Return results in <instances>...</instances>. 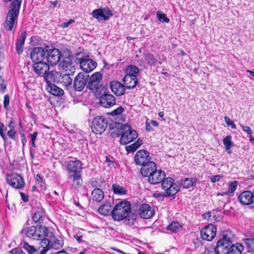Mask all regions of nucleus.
I'll return each mask as SVG.
<instances>
[{
  "label": "nucleus",
  "mask_w": 254,
  "mask_h": 254,
  "mask_svg": "<svg viewBox=\"0 0 254 254\" xmlns=\"http://www.w3.org/2000/svg\"><path fill=\"white\" fill-rule=\"evenodd\" d=\"M161 186L167 196L175 195L180 189V184L175 182L174 179L171 177L166 178L162 182Z\"/></svg>",
  "instance_id": "7"
},
{
  "label": "nucleus",
  "mask_w": 254,
  "mask_h": 254,
  "mask_svg": "<svg viewBox=\"0 0 254 254\" xmlns=\"http://www.w3.org/2000/svg\"><path fill=\"white\" fill-rule=\"evenodd\" d=\"M121 126L120 127H115L112 129L111 132V135L114 137H117L121 136Z\"/></svg>",
  "instance_id": "47"
},
{
  "label": "nucleus",
  "mask_w": 254,
  "mask_h": 254,
  "mask_svg": "<svg viewBox=\"0 0 254 254\" xmlns=\"http://www.w3.org/2000/svg\"><path fill=\"white\" fill-rule=\"evenodd\" d=\"M101 105L105 108H110L116 104L115 97L110 94L105 93L99 99Z\"/></svg>",
  "instance_id": "21"
},
{
  "label": "nucleus",
  "mask_w": 254,
  "mask_h": 254,
  "mask_svg": "<svg viewBox=\"0 0 254 254\" xmlns=\"http://www.w3.org/2000/svg\"><path fill=\"white\" fill-rule=\"evenodd\" d=\"M145 128H146V130L148 131H150L153 130L152 127H151V126L149 125V123L146 124Z\"/></svg>",
  "instance_id": "62"
},
{
  "label": "nucleus",
  "mask_w": 254,
  "mask_h": 254,
  "mask_svg": "<svg viewBox=\"0 0 254 254\" xmlns=\"http://www.w3.org/2000/svg\"><path fill=\"white\" fill-rule=\"evenodd\" d=\"M74 22V20L72 19H70L67 22H64L61 24V26L63 28H66L69 26V25L72 23Z\"/></svg>",
  "instance_id": "57"
},
{
  "label": "nucleus",
  "mask_w": 254,
  "mask_h": 254,
  "mask_svg": "<svg viewBox=\"0 0 254 254\" xmlns=\"http://www.w3.org/2000/svg\"><path fill=\"white\" fill-rule=\"evenodd\" d=\"M240 126L241 127L243 130L244 132H247L249 135H251L252 133V130L249 126H245L241 124H240Z\"/></svg>",
  "instance_id": "54"
},
{
  "label": "nucleus",
  "mask_w": 254,
  "mask_h": 254,
  "mask_svg": "<svg viewBox=\"0 0 254 254\" xmlns=\"http://www.w3.org/2000/svg\"><path fill=\"white\" fill-rule=\"evenodd\" d=\"M11 254H25V253L20 249H14L10 251Z\"/></svg>",
  "instance_id": "55"
},
{
  "label": "nucleus",
  "mask_w": 254,
  "mask_h": 254,
  "mask_svg": "<svg viewBox=\"0 0 254 254\" xmlns=\"http://www.w3.org/2000/svg\"><path fill=\"white\" fill-rule=\"evenodd\" d=\"M182 228V225L178 222L174 221L171 222L167 227V229L173 233H176Z\"/></svg>",
  "instance_id": "39"
},
{
  "label": "nucleus",
  "mask_w": 254,
  "mask_h": 254,
  "mask_svg": "<svg viewBox=\"0 0 254 254\" xmlns=\"http://www.w3.org/2000/svg\"><path fill=\"white\" fill-rule=\"evenodd\" d=\"M51 6L53 7H55L57 6L58 4V1H51Z\"/></svg>",
  "instance_id": "64"
},
{
  "label": "nucleus",
  "mask_w": 254,
  "mask_h": 254,
  "mask_svg": "<svg viewBox=\"0 0 254 254\" xmlns=\"http://www.w3.org/2000/svg\"><path fill=\"white\" fill-rule=\"evenodd\" d=\"M9 104V97L6 94L4 96L3 107L5 109H7Z\"/></svg>",
  "instance_id": "53"
},
{
  "label": "nucleus",
  "mask_w": 254,
  "mask_h": 254,
  "mask_svg": "<svg viewBox=\"0 0 254 254\" xmlns=\"http://www.w3.org/2000/svg\"><path fill=\"white\" fill-rule=\"evenodd\" d=\"M63 84L67 89L69 87H71L72 79L70 77V73H65L64 75L61 74V76L59 78V82Z\"/></svg>",
  "instance_id": "32"
},
{
  "label": "nucleus",
  "mask_w": 254,
  "mask_h": 254,
  "mask_svg": "<svg viewBox=\"0 0 254 254\" xmlns=\"http://www.w3.org/2000/svg\"><path fill=\"white\" fill-rule=\"evenodd\" d=\"M165 172L161 170H156L147 179L148 182L152 185H157L164 181L166 178Z\"/></svg>",
  "instance_id": "17"
},
{
  "label": "nucleus",
  "mask_w": 254,
  "mask_h": 254,
  "mask_svg": "<svg viewBox=\"0 0 254 254\" xmlns=\"http://www.w3.org/2000/svg\"><path fill=\"white\" fill-rule=\"evenodd\" d=\"M107 124V121L104 117L97 116L92 121V131L95 134H101L105 131Z\"/></svg>",
  "instance_id": "8"
},
{
  "label": "nucleus",
  "mask_w": 254,
  "mask_h": 254,
  "mask_svg": "<svg viewBox=\"0 0 254 254\" xmlns=\"http://www.w3.org/2000/svg\"><path fill=\"white\" fill-rule=\"evenodd\" d=\"M224 121H225L226 124L228 126H230L232 129H236V125L233 123V122L230 118H229L227 117H225Z\"/></svg>",
  "instance_id": "50"
},
{
  "label": "nucleus",
  "mask_w": 254,
  "mask_h": 254,
  "mask_svg": "<svg viewBox=\"0 0 254 254\" xmlns=\"http://www.w3.org/2000/svg\"><path fill=\"white\" fill-rule=\"evenodd\" d=\"M123 82L127 89L134 88L138 83L136 75L126 74L123 78Z\"/></svg>",
  "instance_id": "28"
},
{
  "label": "nucleus",
  "mask_w": 254,
  "mask_h": 254,
  "mask_svg": "<svg viewBox=\"0 0 254 254\" xmlns=\"http://www.w3.org/2000/svg\"><path fill=\"white\" fill-rule=\"evenodd\" d=\"M6 181L10 186L16 189L23 188L25 184L23 178L17 174L13 173L7 175Z\"/></svg>",
  "instance_id": "11"
},
{
  "label": "nucleus",
  "mask_w": 254,
  "mask_h": 254,
  "mask_svg": "<svg viewBox=\"0 0 254 254\" xmlns=\"http://www.w3.org/2000/svg\"><path fill=\"white\" fill-rule=\"evenodd\" d=\"M81 69L85 72H90L97 66V63L87 58L78 59Z\"/></svg>",
  "instance_id": "15"
},
{
  "label": "nucleus",
  "mask_w": 254,
  "mask_h": 254,
  "mask_svg": "<svg viewBox=\"0 0 254 254\" xmlns=\"http://www.w3.org/2000/svg\"><path fill=\"white\" fill-rule=\"evenodd\" d=\"M49 92L51 94L57 96H62L64 93V91L62 89L54 84L50 85Z\"/></svg>",
  "instance_id": "36"
},
{
  "label": "nucleus",
  "mask_w": 254,
  "mask_h": 254,
  "mask_svg": "<svg viewBox=\"0 0 254 254\" xmlns=\"http://www.w3.org/2000/svg\"><path fill=\"white\" fill-rule=\"evenodd\" d=\"M142 144V141L138 139L136 141L132 144L127 146L126 147L127 152H133L135 151Z\"/></svg>",
  "instance_id": "40"
},
{
  "label": "nucleus",
  "mask_w": 254,
  "mask_h": 254,
  "mask_svg": "<svg viewBox=\"0 0 254 254\" xmlns=\"http://www.w3.org/2000/svg\"><path fill=\"white\" fill-rule=\"evenodd\" d=\"M45 52L41 47L34 48L31 51L30 57L32 62L34 63L43 62L45 58Z\"/></svg>",
  "instance_id": "22"
},
{
  "label": "nucleus",
  "mask_w": 254,
  "mask_h": 254,
  "mask_svg": "<svg viewBox=\"0 0 254 254\" xmlns=\"http://www.w3.org/2000/svg\"><path fill=\"white\" fill-rule=\"evenodd\" d=\"M112 206L110 202H106L101 205L98 209V212L104 216L112 214Z\"/></svg>",
  "instance_id": "31"
},
{
  "label": "nucleus",
  "mask_w": 254,
  "mask_h": 254,
  "mask_svg": "<svg viewBox=\"0 0 254 254\" xmlns=\"http://www.w3.org/2000/svg\"><path fill=\"white\" fill-rule=\"evenodd\" d=\"M44 211L42 209L38 208L32 216V219L35 222H40L43 220Z\"/></svg>",
  "instance_id": "38"
},
{
  "label": "nucleus",
  "mask_w": 254,
  "mask_h": 254,
  "mask_svg": "<svg viewBox=\"0 0 254 254\" xmlns=\"http://www.w3.org/2000/svg\"><path fill=\"white\" fill-rule=\"evenodd\" d=\"M124 111V108L122 106H120L112 111L110 114L112 116H118L121 114Z\"/></svg>",
  "instance_id": "49"
},
{
  "label": "nucleus",
  "mask_w": 254,
  "mask_h": 254,
  "mask_svg": "<svg viewBox=\"0 0 254 254\" xmlns=\"http://www.w3.org/2000/svg\"><path fill=\"white\" fill-rule=\"evenodd\" d=\"M38 132L37 131H35L32 134H30L31 141H35Z\"/></svg>",
  "instance_id": "58"
},
{
  "label": "nucleus",
  "mask_w": 254,
  "mask_h": 254,
  "mask_svg": "<svg viewBox=\"0 0 254 254\" xmlns=\"http://www.w3.org/2000/svg\"><path fill=\"white\" fill-rule=\"evenodd\" d=\"M196 182V179L195 178H185L182 179L181 184L183 188L189 189L193 187Z\"/></svg>",
  "instance_id": "34"
},
{
  "label": "nucleus",
  "mask_w": 254,
  "mask_h": 254,
  "mask_svg": "<svg viewBox=\"0 0 254 254\" xmlns=\"http://www.w3.org/2000/svg\"><path fill=\"white\" fill-rule=\"evenodd\" d=\"M23 248L30 254H33L37 251L34 246L29 245L27 242L23 243Z\"/></svg>",
  "instance_id": "43"
},
{
  "label": "nucleus",
  "mask_w": 254,
  "mask_h": 254,
  "mask_svg": "<svg viewBox=\"0 0 254 254\" xmlns=\"http://www.w3.org/2000/svg\"><path fill=\"white\" fill-rule=\"evenodd\" d=\"M88 77L82 73H78L73 81V88L76 91H82L87 84Z\"/></svg>",
  "instance_id": "18"
},
{
  "label": "nucleus",
  "mask_w": 254,
  "mask_h": 254,
  "mask_svg": "<svg viewBox=\"0 0 254 254\" xmlns=\"http://www.w3.org/2000/svg\"><path fill=\"white\" fill-rule=\"evenodd\" d=\"M113 93L117 96H122L125 94L126 88L124 84L117 81H112L110 84Z\"/></svg>",
  "instance_id": "26"
},
{
  "label": "nucleus",
  "mask_w": 254,
  "mask_h": 254,
  "mask_svg": "<svg viewBox=\"0 0 254 254\" xmlns=\"http://www.w3.org/2000/svg\"><path fill=\"white\" fill-rule=\"evenodd\" d=\"M231 232L224 231L220 235L219 240L214 248L215 254H227L232 243Z\"/></svg>",
  "instance_id": "4"
},
{
  "label": "nucleus",
  "mask_w": 254,
  "mask_h": 254,
  "mask_svg": "<svg viewBox=\"0 0 254 254\" xmlns=\"http://www.w3.org/2000/svg\"><path fill=\"white\" fill-rule=\"evenodd\" d=\"M21 2L22 0H14L11 2L3 24L5 30H11L16 25Z\"/></svg>",
  "instance_id": "1"
},
{
  "label": "nucleus",
  "mask_w": 254,
  "mask_h": 254,
  "mask_svg": "<svg viewBox=\"0 0 254 254\" xmlns=\"http://www.w3.org/2000/svg\"><path fill=\"white\" fill-rule=\"evenodd\" d=\"M138 214L144 219H148L154 214V211L148 204H141L138 208Z\"/></svg>",
  "instance_id": "24"
},
{
  "label": "nucleus",
  "mask_w": 254,
  "mask_h": 254,
  "mask_svg": "<svg viewBox=\"0 0 254 254\" xmlns=\"http://www.w3.org/2000/svg\"><path fill=\"white\" fill-rule=\"evenodd\" d=\"M113 191L115 194L124 195L127 193V190L125 188L119 185L115 184L113 185Z\"/></svg>",
  "instance_id": "37"
},
{
  "label": "nucleus",
  "mask_w": 254,
  "mask_h": 254,
  "mask_svg": "<svg viewBox=\"0 0 254 254\" xmlns=\"http://www.w3.org/2000/svg\"><path fill=\"white\" fill-rule=\"evenodd\" d=\"M43 248L40 251V254H46L47 251L51 249L58 250L61 248L64 245L62 240L57 239L53 232H48L45 238L41 242Z\"/></svg>",
  "instance_id": "3"
},
{
  "label": "nucleus",
  "mask_w": 254,
  "mask_h": 254,
  "mask_svg": "<svg viewBox=\"0 0 254 254\" xmlns=\"http://www.w3.org/2000/svg\"><path fill=\"white\" fill-rule=\"evenodd\" d=\"M157 16L158 18V20L161 22L169 23L170 21V19L166 17V14L164 13H162L160 11L157 12Z\"/></svg>",
  "instance_id": "46"
},
{
  "label": "nucleus",
  "mask_w": 254,
  "mask_h": 254,
  "mask_svg": "<svg viewBox=\"0 0 254 254\" xmlns=\"http://www.w3.org/2000/svg\"><path fill=\"white\" fill-rule=\"evenodd\" d=\"M8 127L10 128V129H14L15 126L14 124V122L12 120H11L10 122L8 124Z\"/></svg>",
  "instance_id": "61"
},
{
  "label": "nucleus",
  "mask_w": 254,
  "mask_h": 254,
  "mask_svg": "<svg viewBox=\"0 0 254 254\" xmlns=\"http://www.w3.org/2000/svg\"><path fill=\"white\" fill-rule=\"evenodd\" d=\"M46 53L47 61L51 65H56L60 61L62 55L59 49H49Z\"/></svg>",
  "instance_id": "9"
},
{
  "label": "nucleus",
  "mask_w": 254,
  "mask_h": 254,
  "mask_svg": "<svg viewBox=\"0 0 254 254\" xmlns=\"http://www.w3.org/2000/svg\"><path fill=\"white\" fill-rule=\"evenodd\" d=\"M66 167L68 171L73 174L80 173L82 164L76 158H73L65 162Z\"/></svg>",
  "instance_id": "16"
},
{
  "label": "nucleus",
  "mask_w": 254,
  "mask_h": 254,
  "mask_svg": "<svg viewBox=\"0 0 254 254\" xmlns=\"http://www.w3.org/2000/svg\"><path fill=\"white\" fill-rule=\"evenodd\" d=\"M102 74L99 72L94 73L90 77L87 87L94 91H98L100 89Z\"/></svg>",
  "instance_id": "10"
},
{
  "label": "nucleus",
  "mask_w": 254,
  "mask_h": 254,
  "mask_svg": "<svg viewBox=\"0 0 254 254\" xmlns=\"http://www.w3.org/2000/svg\"><path fill=\"white\" fill-rule=\"evenodd\" d=\"M237 185L238 182L237 181L230 182L227 190L230 193H233L237 188Z\"/></svg>",
  "instance_id": "45"
},
{
  "label": "nucleus",
  "mask_w": 254,
  "mask_h": 254,
  "mask_svg": "<svg viewBox=\"0 0 254 254\" xmlns=\"http://www.w3.org/2000/svg\"><path fill=\"white\" fill-rule=\"evenodd\" d=\"M121 131L120 139L121 144H127L133 141L138 136L137 132L132 129L127 124L121 126Z\"/></svg>",
  "instance_id": "6"
},
{
  "label": "nucleus",
  "mask_w": 254,
  "mask_h": 254,
  "mask_svg": "<svg viewBox=\"0 0 254 254\" xmlns=\"http://www.w3.org/2000/svg\"><path fill=\"white\" fill-rule=\"evenodd\" d=\"M33 70L40 76H43L50 69L49 65L43 62H37L33 64Z\"/></svg>",
  "instance_id": "23"
},
{
  "label": "nucleus",
  "mask_w": 254,
  "mask_h": 254,
  "mask_svg": "<svg viewBox=\"0 0 254 254\" xmlns=\"http://www.w3.org/2000/svg\"><path fill=\"white\" fill-rule=\"evenodd\" d=\"M91 195L93 200L100 202L103 199L104 194L101 189L96 188L92 191Z\"/></svg>",
  "instance_id": "35"
},
{
  "label": "nucleus",
  "mask_w": 254,
  "mask_h": 254,
  "mask_svg": "<svg viewBox=\"0 0 254 254\" xmlns=\"http://www.w3.org/2000/svg\"><path fill=\"white\" fill-rule=\"evenodd\" d=\"M91 15L93 18L99 20L103 19L106 21L113 15V13L108 8H102L94 10Z\"/></svg>",
  "instance_id": "12"
},
{
  "label": "nucleus",
  "mask_w": 254,
  "mask_h": 254,
  "mask_svg": "<svg viewBox=\"0 0 254 254\" xmlns=\"http://www.w3.org/2000/svg\"><path fill=\"white\" fill-rule=\"evenodd\" d=\"M223 143L225 147H231L233 144L232 141V137L231 135H227L226 137L223 138Z\"/></svg>",
  "instance_id": "44"
},
{
  "label": "nucleus",
  "mask_w": 254,
  "mask_h": 254,
  "mask_svg": "<svg viewBox=\"0 0 254 254\" xmlns=\"http://www.w3.org/2000/svg\"><path fill=\"white\" fill-rule=\"evenodd\" d=\"M139 72L138 68L133 65L128 66L127 68V74L137 75Z\"/></svg>",
  "instance_id": "42"
},
{
  "label": "nucleus",
  "mask_w": 254,
  "mask_h": 254,
  "mask_svg": "<svg viewBox=\"0 0 254 254\" xmlns=\"http://www.w3.org/2000/svg\"><path fill=\"white\" fill-rule=\"evenodd\" d=\"M220 179V176L219 175H216V176H213L212 178H211V181L212 182H216L217 181H218Z\"/></svg>",
  "instance_id": "60"
},
{
  "label": "nucleus",
  "mask_w": 254,
  "mask_h": 254,
  "mask_svg": "<svg viewBox=\"0 0 254 254\" xmlns=\"http://www.w3.org/2000/svg\"><path fill=\"white\" fill-rule=\"evenodd\" d=\"M73 178V185L76 187L80 186L82 185V180L81 177V173L73 174L71 176Z\"/></svg>",
  "instance_id": "41"
},
{
  "label": "nucleus",
  "mask_w": 254,
  "mask_h": 254,
  "mask_svg": "<svg viewBox=\"0 0 254 254\" xmlns=\"http://www.w3.org/2000/svg\"><path fill=\"white\" fill-rule=\"evenodd\" d=\"M157 62V60L154 56L151 53H144L143 58L139 59L137 61L138 64L141 66H145V64L150 66H154Z\"/></svg>",
  "instance_id": "20"
},
{
  "label": "nucleus",
  "mask_w": 254,
  "mask_h": 254,
  "mask_svg": "<svg viewBox=\"0 0 254 254\" xmlns=\"http://www.w3.org/2000/svg\"><path fill=\"white\" fill-rule=\"evenodd\" d=\"M48 232L46 227L41 225L29 227L22 231L28 237L33 240L42 241L45 239Z\"/></svg>",
  "instance_id": "5"
},
{
  "label": "nucleus",
  "mask_w": 254,
  "mask_h": 254,
  "mask_svg": "<svg viewBox=\"0 0 254 254\" xmlns=\"http://www.w3.org/2000/svg\"><path fill=\"white\" fill-rule=\"evenodd\" d=\"M249 251L254 253V238L247 239L246 242Z\"/></svg>",
  "instance_id": "48"
},
{
  "label": "nucleus",
  "mask_w": 254,
  "mask_h": 254,
  "mask_svg": "<svg viewBox=\"0 0 254 254\" xmlns=\"http://www.w3.org/2000/svg\"><path fill=\"white\" fill-rule=\"evenodd\" d=\"M216 228L212 224H209L200 231V235L202 239L211 241L216 235Z\"/></svg>",
  "instance_id": "13"
},
{
  "label": "nucleus",
  "mask_w": 254,
  "mask_h": 254,
  "mask_svg": "<svg viewBox=\"0 0 254 254\" xmlns=\"http://www.w3.org/2000/svg\"><path fill=\"white\" fill-rule=\"evenodd\" d=\"M238 199L241 203L245 205H252L254 207V192L249 190L244 191L241 193L239 196Z\"/></svg>",
  "instance_id": "19"
},
{
  "label": "nucleus",
  "mask_w": 254,
  "mask_h": 254,
  "mask_svg": "<svg viewBox=\"0 0 254 254\" xmlns=\"http://www.w3.org/2000/svg\"><path fill=\"white\" fill-rule=\"evenodd\" d=\"M26 38V32H23L20 35L16 44V49L18 54L20 55L23 52V48Z\"/></svg>",
  "instance_id": "30"
},
{
  "label": "nucleus",
  "mask_w": 254,
  "mask_h": 254,
  "mask_svg": "<svg viewBox=\"0 0 254 254\" xmlns=\"http://www.w3.org/2000/svg\"><path fill=\"white\" fill-rule=\"evenodd\" d=\"M20 195L21 196V198L22 199V200L25 202H27L29 200V197H28V195L25 194L24 193L22 192H20Z\"/></svg>",
  "instance_id": "56"
},
{
  "label": "nucleus",
  "mask_w": 254,
  "mask_h": 254,
  "mask_svg": "<svg viewBox=\"0 0 254 254\" xmlns=\"http://www.w3.org/2000/svg\"><path fill=\"white\" fill-rule=\"evenodd\" d=\"M149 153L145 150H140L136 153L134 161L136 165L143 166L150 161Z\"/></svg>",
  "instance_id": "14"
},
{
  "label": "nucleus",
  "mask_w": 254,
  "mask_h": 254,
  "mask_svg": "<svg viewBox=\"0 0 254 254\" xmlns=\"http://www.w3.org/2000/svg\"><path fill=\"white\" fill-rule=\"evenodd\" d=\"M156 169V164L153 161H150L142 166L140 172L144 177H147L148 178Z\"/></svg>",
  "instance_id": "25"
},
{
  "label": "nucleus",
  "mask_w": 254,
  "mask_h": 254,
  "mask_svg": "<svg viewBox=\"0 0 254 254\" xmlns=\"http://www.w3.org/2000/svg\"><path fill=\"white\" fill-rule=\"evenodd\" d=\"M74 238L76 240V241L79 243H81L82 242V236L81 235H79V234H77L76 235H74Z\"/></svg>",
  "instance_id": "59"
},
{
  "label": "nucleus",
  "mask_w": 254,
  "mask_h": 254,
  "mask_svg": "<svg viewBox=\"0 0 254 254\" xmlns=\"http://www.w3.org/2000/svg\"><path fill=\"white\" fill-rule=\"evenodd\" d=\"M21 137L22 143L23 144V146H24L26 142V139L24 134H22Z\"/></svg>",
  "instance_id": "63"
},
{
  "label": "nucleus",
  "mask_w": 254,
  "mask_h": 254,
  "mask_svg": "<svg viewBox=\"0 0 254 254\" xmlns=\"http://www.w3.org/2000/svg\"><path fill=\"white\" fill-rule=\"evenodd\" d=\"M63 69L66 71H70L71 73H74L75 68L74 64L71 62L69 57H65L64 58L61 64Z\"/></svg>",
  "instance_id": "29"
},
{
  "label": "nucleus",
  "mask_w": 254,
  "mask_h": 254,
  "mask_svg": "<svg viewBox=\"0 0 254 254\" xmlns=\"http://www.w3.org/2000/svg\"><path fill=\"white\" fill-rule=\"evenodd\" d=\"M6 130V127H4L3 123L0 124V135L4 140L5 138V134L4 133L3 131Z\"/></svg>",
  "instance_id": "51"
},
{
  "label": "nucleus",
  "mask_w": 254,
  "mask_h": 254,
  "mask_svg": "<svg viewBox=\"0 0 254 254\" xmlns=\"http://www.w3.org/2000/svg\"><path fill=\"white\" fill-rule=\"evenodd\" d=\"M46 82L49 85L53 84L52 83H59V78L61 76V73L55 70H52L43 76Z\"/></svg>",
  "instance_id": "27"
},
{
  "label": "nucleus",
  "mask_w": 254,
  "mask_h": 254,
  "mask_svg": "<svg viewBox=\"0 0 254 254\" xmlns=\"http://www.w3.org/2000/svg\"><path fill=\"white\" fill-rule=\"evenodd\" d=\"M131 206L128 201H122L118 203L113 209L112 216L114 220L121 221L128 219L131 214Z\"/></svg>",
  "instance_id": "2"
},
{
  "label": "nucleus",
  "mask_w": 254,
  "mask_h": 254,
  "mask_svg": "<svg viewBox=\"0 0 254 254\" xmlns=\"http://www.w3.org/2000/svg\"><path fill=\"white\" fill-rule=\"evenodd\" d=\"M16 132L15 129H9L7 131V135L12 140H15Z\"/></svg>",
  "instance_id": "52"
},
{
  "label": "nucleus",
  "mask_w": 254,
  "mask_h": 254,
  "mask_svg": "<svg viewBox=\"0 0 254 254\" xmlns=\"http://www.w3.org/2000/svg\"><path fill=\"white\" fill-rule=\"evenodd\" d=\"M243 250L244 247L242 244L237 243L234 245L232 243L228 250V253L227 254H241Z\"/></svg>",
  "instance_id": "33"
}]
</instances>
